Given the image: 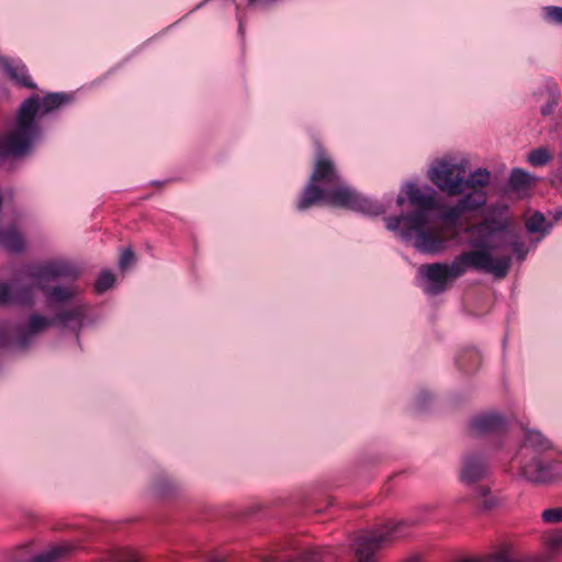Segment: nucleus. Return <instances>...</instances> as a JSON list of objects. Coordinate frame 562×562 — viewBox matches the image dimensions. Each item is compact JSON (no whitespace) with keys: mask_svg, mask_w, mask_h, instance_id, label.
Wrapping results in <instances>:
<instances>
[{"mask_svg":"<svg viewBox=\"0 0 562 562\" xmlns=\"http://www.w3.org/2000/svg\"><path fill=\"white\" fill-rule=\"evenodd\" d=\"M247 1H248V4H255V3L268 4V3H270L272 0H247Z\"/></svg>","mask_w":562,"mask_h":562,"instance_id":"nucleus-37","label":"nucleus"},{"mask_svg":"<svg viewBox=\"0 0 562 562\" xmlns=\"http://www.w3.org/2000/svg\"><path fill=\"white\" fill-rule=\"evenodd\" d=\"M115 282V277L110 270H103L99 274L94 289L97 293H103L111 289Z\"/></svg>","mask_w":562,"mask_h":562,"instance_id":"nucleus-30","label":"nucleus"},{"mask_svg":"<svg viewBox=\"0 0 562 562\" xmlns=\"http://www.w3.org/2000/svg\"><path fill=\"white\" fill-rule=\"evenodd\" d=\"M404 203H405V198H404V196H401V195H400V196H397V199H396V204H397L398 206H402Z\"/></svg>","mask_w":562,"mask_h":562,"instance_id":"nucleus-39","label":"nucleus"},{"mask_svg":"<svg viewBox=\"0 0 562 562\" xmlns=\"http://www.w3.org/2000/svg\"><path fill=\"white\" fill-rule=\"evenodd\" d=\"M487 256L483 252H462L449 263L422 265L419 274L427 281L426 292L431 295L443 293L451 280L461 277L468 268H485Z\"/></svg>","mask_w":562,"mask_h":562,"instance_id":"nucleus-4","label":"nucleus"},{"mask_svg":"<svg viewBox=\"0 0 562 562\" xmlns=\"http://www.w3.org/2000/svg\"><path fill=\"white\" fill-rule=\"evenodd\" d=\"M537 178L524 169L515 168L512 170L508 179V187L513 191H520L529 188Z\"/></svg>","mask_w":562,"mask_h":562,"instance_id":"nucleus-22","label":"nucleus"},{"mask_svg":"<svg viewBox=\"0 0 562 562\" xmlns=\"http://www.w3.org/2000/svg\"><path fill=\"white\" fill-rule=\"evenodd\" d=\"M86 313L87 308L82 304H78L68 310L58 311L53 316L54 326L59 324L64 327H69L78 334L82 327Z\"/></svg>","mask_w":562,"mask_h":562,"instance_id":"nucleus-15","label":"nucleus"},{"mask_svg":"<svg viewBox=\"0 0 562 562\" xmlns=\"http://www.w3.org/2000/svg\"><path fill=\"white\" fill-rule=\"evenodd\" d=\"M476 235V238L470 241L474 250L469 252H483L487 258L485 268H475L493 274L496 279H503L508 274L512 266V257L509 255L494 258L492 251L503 250L510 247L514 252L518 254L520 260L524 259V244L519 241L517 234L510 229L507 220L486 218L481 223L468 229Z\"/></svg>","mask_w":562,"mask_h":562,"instance_id":"nucleus-3","label":"nucleus"},{"mask_svg":"<svg viewBox=\"0 0 562 562\" xmlns=\"http://www.w3.org/2000/svg\"><path fill=\"white\" fill-rule=\"evenodd\" d=\"M458 366L461 370L470 372L480 366V356L475 350H470L465 355L460 356Z\"/></svg>","mask_w":562,"mask_h":562,"instance_id":"nucleus-28","label":"nucleus"},{"mask_svg":"<svg viewBox=\"0 0 562 562\" xmlns=\"http://www.w3.org/2000/svg\"><path fill=\"white\" fill-rule=\"evenodd\" d=\"M488 474V467L483 457L477 453H467L462 458L460 481L467 485H473Z\"/></svg>","mask_w":562,"mask_h":562,"instance_id":"nucleus-11","label":"nucleus"},{"mask_svg":"<svg viewBox=\"0 0 562 562\" xmlns=\"http://www.w3.org/2000/svg\"><path fill=\"white\" fill-rule=\"evenodd\" d=\"M486 203V195L483 191H473L464 195L458 203L457 209L460 212L475 211Z\"/></svg>","mask_w":562,"mask_h":562,"instance_id":"nucleus-24","label":"nucleus"},{"mask_svg":"<svg viewBox=\"0 0 562 562\" xmlns=\"http://www.w3.org/2000/svg\"><path fill=\"white\" fill-rule=\"evenodd\" d=\"M154 488L156 493L161 496H167L172 494L177 490V485L173 481L165 475H160L156 479L154 483Z\"/></svg>","mask_w":562,"mask_h":562,"instance_id":"nucleus-29","label":"nucleus"},{"mask_svg":"<svg viewBox=\"0 0 562 562\" xmlns=\"http://www.w3.org/2000/svg\"><path fill=\"white\" fill-rule=\"evenodd\" d=\"M546 553L540 557L516 559V561H536V562H549L555 555L562 553V531L552 530L544 537Z\"/></svg>","mask_w":562,"mask_h":562,"instance_id":"nucleus-19","label":"nucleus"},{"mask_svg":"<svg viewBox=\"0 0 562 562\" xmlns=\"http://www.w3.org/2000/svg\"><path fill=\"white\" fill-rule=\"evenodd\" d=\"M547 112H549V109H546V111L543 110L542 114H547Z\"/></svg>","mask_w":562,"mask_h":562,"instance_id":"nucleus-41","label":"nucleus"},{"mask_svg":"<svg viewBox=\"0 0 562 562\" xmlns=\"http://www.w3.org/2000/svg\"><path fill=\"white\" fill-rule=\"evenodd\" d=\"M544 18L552 23L562 24V7L550 5L544 8Z\"/></svg>","mask_w":562,"mask_h":562,"instance_id":"nucleus-33","label":"nucleus"},{"mask_svg":"<svg viewBox=\"0 0 562 562\" xmlns=\"http://www.w3.org/2000/svg\"><path fill=\"white\" fill-rule=\"evenodd\" d=\"M541 518L543 522L555 525L562 522V507H550L542 512Z\"/></svg>","mask_w":562,"mask_h":562,"instance_id":"nucleus-31","label":"nucleus"},{"mask_svg":"<svg viewBox=\"0 0 562 562\" xmlns=\"http://www.w3.org/2000/svg\"><path fill=\"white\" fill-rule=\"evenodd\" d=\"M74 99V94L67 92H50L42 99L33 94L25 99L16 112L14 128L0 136V158L26 155L32 144L41 136L42 131L37 121L69 105Z\"/></svg>","mask_w":562,"mask_h":562,"instance_id":"nucleus-2","label":"nucleus"},{"mask_svg":"<svg viewBox=\"0 0 562 562\" xmlns=\"http://www.w3.org/2000/svg\"><path fill=\"white\" fill-rule=\"evenodd\" d=\"M552 160L551 153L546 147H538L529 151L527 161L533 167H542Z\"/></svg>","mask_w":562,"mask_h":562,"instance_id":"nucleus-26","label":"nucleus"},{"mask_svg":"<svg viewBox=\"0 0 562 562\" xmlns=\"http://www.w3.org/2000/svg\"><path fill=\"white\" fill-rule=\"evenodd\" d=\"M204 562H227V560L220 555H209Z\"/></svg>","mask_w":562,"mask_h":562,"instance_id":"nucleus-36","label":"nucleus"},{"mask_svg":"<svg viewBox=\"0 0 562 562\" xmlns=\"http://www.w3.org/2000/svg\"><path fill=\"white\" fill-rule=\"evenodd\" d=\"M464 173L462 166L442 161L429 171V179L441 191L457 195L463 192Z\"/></svg>","mask_w":562,"mask_h":562,"instance_id":"nucleus-9","label":"nucleus"},{"mask_svg":"<svg viewBox=\"0 0 562 562\" xmlns=\"http://www.w3.org/2000/svg\"><path fill=\"white\" fill-rule=\"evenodd\" d=\"M468 499L474 503L480 513H490L503 505V498L493 493L488 485H477Z\"/></svg>","mask_w":562,"mask_h":562,"instance_id":"nucleus-13","label":"nucleus"},{"mask_svg":"<svg viewBox=\"0 0 562 562\" xmlns=\"http://www.w3.org/2000/svg\"><path fill=\"white\" fill-rule=\"evenodd\" d=\"M555 222L562 220V211H557L553 215Z\"/></svg>","mask_w":562,"mask_h":562,"instance_id":"nucleus-38","label":"nucleus"},{"mask_svg":"<svg viewBox=\"0 0 562 562\" xmlns=\"http://www.w3.org/2000/svg\"><path fill=\"white\" fill-rule=\"evenodd\" d=\"M54 326V321L40 314H32L29 317L27 326L19 334V342L22 347H26L31 337L37 335L48 327Z\"/></svg>","mask_w":562,"mask_h":562,"instance_id":"nucleus-18","label":"nucleus"},{"mask_svg":"<svg viewBox=\"0 0 562 562\" xmlns=\"http://www.w3.org/2000/svg\"><path fill=\"white\" fill-rule=\"evenodd\" d=\"M491 180V172L487 169H477L470 173V176L463 178V190L464 189H476L484 188Z\"/></svg>","mask_w":562,"mask_h":562,"instance_id":"nucleus-25","label":"nucleus"},{"mask_svg":"<svg viewBox=\"0 0 562 562\" xmlns=\"http://www.w3.org/2000/svg\"><path fill=\"white\" fill-rule=\"evenodd\" d=\"M124 557H125V552H121V551H119V552H115V553L113 554V560H114L115 562H139L138 560H136V559H135V558H133V557H130V555H128V557H126V558H124Z\"/></svg>","mask_w":562,"mask_h":562,"instance_id":"nucleus-35","label":"nucleus"},{"mask_svg":"<svg viewBox=\"0 0 562 562\" xmlns=\"http://www.w3.org/2000/svg\"><path fill=\"white\" fill-rule=\"evenodd\" d=\"M553 450L551 441L540 431L529 430L519 450V458L550 456Z\"/></svg>","mask_w":562,"mask_h":562,"instance_id":"nucleus-12","label":"nucleus"},{"mask_svg":"<svg viewBox=\"0 0 562 562\" xmlns=\"http://www.w3.org/2000/svg\"><path fill=\"white\" fill-rule=\"evenodd\" d=\"M79 274L74 263L63 260L35 266L30 271V278L36 282H52L58 279L75 281Z\"/></svg>","mask_w":562,"mask_h":562,"instance_id":"nucleus-10","label":"nucleus"},{"mask_svg":"<svg viewBox=\"0 0 562 562\" xmlns=\"http://www.w3.org/2000/svg\"><path fill=\"white\" fill-rule=\"evenodd\" d=\"M49 282H36L37 289L44 294L49 306L70 302L76 296L75 286H48Z\"/></svg>","mask_w":562,"mask_h":562,"instance_id":"nucleus-16","label":"nucleus"},{"mask_svg":"<svg viewBox=\"0 0 562 562\" xmlns=\"http://www.w3.org/2000/svg\"><path fill=\"white\" fill-rule=\"evenodd\" d=\"M386 228L390 231H397L403 222L407 223V214H400L397 216H390L385 218Z\"/></svg>","mask_w":562,"mask_h":562,"instance_id":"nucleus-34","label":"nucleus"},{"mask_svg":"<svg viewBox=\"0 0 562 562\" xmlns=\"http://www.w3.org/2000/svg\"><path fill=\"white\" fill-rule=\"evenodd\" d=\"M318 204H328L368 215H380L385 212L382 204L362 196L341 183V177L334 160L321 144H317L313 171L297 200L296 209L305 211Z\"/></svg>","mask_w":562,"mask_h":562,"instance_id":"nucleus-1","label":"nucleus"},{"mask_svg":"<svg viewBox=\"0 0 562 562\" xmlns=\"http://www.w3.org/2000/svg\"><path fill=\"white\" fill-rule=\"evenodd\" d=\"M405 193L409 204L415 207V211L407 213V222H413L414 225H420L424 218H429L428 213L438 207L436 191L429 186L420 188L407 183Z\"/></svg>","mask_w":562,"mask_h":562,"instance_id":"nucleus-8","label":"nucleus"},{"mask_svg":"<svg viewBox=\"0 0 562 562\" xmlns=\"http://www.w3.org/2000/svg\"><path fill=\"white\" fill-rule=\"evenodd\" d=\"M412 526L406 520H390L378 528L359 531L350 544L355 562H376L379 551L384 546L406 537Z\"/></svg>","mask_w":562,"mask_h":562,"instance_id":"nucleus-5","label":"nucleus"},{"mask_svg":"<svg viewBox=\"0 0 562 562\" xmlns=\"http://www.w3.org/2000/svg\"><path fill=\"white\" fill-rule=\"evenodd\" d=\"M429 218H424L420 225L407 222V226L401 231V236L406 241H413L414 247L424 254H437L443 249L445 240L435 231L428 227Z\"/></svg>","mask_w":562,"mask_h":562,"instance_id":"nucleus-7","label":"nucleus"},{"mask_svg":"<svg viewBox=\"0 0 562 562\" xmlns=\"http://www.w3.org/2000/svg\"><path fill=\"white\" fill-rule=\"evenodd\" d=\"M505 420L498 414H483L469 423V432L473 436L496 432L503 429Z\"/></svg>","mask_w":562,"mask_h":562,"instance_id":"nucleus-14","label":"nucleus"},{"mask_svg":"<svg viewBox=\"0 0 562 562\" xmlns=\"http://www.w3.org/2000/svg\"><path fill=\"white\" fill-rule=\"evenodd\" d=\"M520 475L536 484H552L562 480V462L551 456L519 458Z\"/></svg>","mask_w":562,"mask_h":562,"instance_id":"nucleus-6","label":"nucleus"},{"mask_svg":"<svg viewBox=\"0 0 562 562\" xmlns=\"http://www.w3.org/2000/svg\"><path fill=\"white\" fill-rule=\"evenodd\" d=\"M406 562H419V558L413 557V558L408 559Z\"/></svg>","mask_w":562,"mask_h":562,"instance_id":"nucleus-40","label":"nucleus"},{"mask_svg":"<svg viewBox=\"0 0 562 562\" xmlns=\"http://www.w3.org/2000/svg\"><path fill=\"white\" fill-rule=\"evenodd\" d=\"M136 261V256L131 247L125 248L119 259V267L122 271L128 269Z\"/></svg>","mask_w":562,"mask_h":562,"instance_id":"nucleus-32","label":"nucleus"},{"mask_svg":"<svg viewBox=\"0 0 562 562\" xmlns=\"http://www.w3.org/2000/svg\"><path fill=\"white\" fill-rule=\"evenodd\" d=\"M547 112H549V109H546V111L543 110L542 114H547Z\"/></svg>","mask_w":562,"mask_h":562,"instance_id":"nucleus-42","label":"nucleus"},{"mask_svg":"<svg viewBox=\"0 0 562 562\" xmlns=\"http://www.w3.org/2000/svg\"><path fill=\"white\" fill-rule=\"evenodd\" d=\"M546 216L541 212H535L527 221H526V229L530 234L535 233H547L548 227L546 226Z\"/></svg>","mask_w":562,"mask_h":562,"instance_id":"nucleus-27","label":"nucleus"},{"mask_svg":"<svg viewBox=\"0 0 562 562\" xmlns=\"http://www.w3.org/2000/svg\"><path fill=\"white\" fill-rule=\"evenodd\" d=\"M74 551V547L64 543L52 547L31 558L30 562H54L60 558L67 557Z\"/></svg>","mask_w":562,"mask_h":562,"instance_id":"nucleus-20","label":"nucleus"},{"mask_svg":"<svg viewBox=\"0 0 562 562\" xmlns=\"http://www.w3.org/2000/svg\"><path fill=\"white\" fill-rule=\"evenodd\" d=\"M0 241L3 248L11 254H21L25 248L22 235L14 229L3 232Z\"/></svg>","mask_w":562,"mask_h":562,"instance_id":"nucleus-21","label":"nucleus"},{"mask_svg":"<svg viewBox=\"0 0 562 562\" xmlns=\"http://www.w3.org/2000/svg\"><path fill=\"white\" fill-rule=\"evenodd\" d=\"M3 68L7 75L14 80L18 85L27 88L36 89V85L32 81L31 77L26 74L24 67H14L8 60H3Z\"/></svg>","mask_w":562,"mask_h":562,"instance_id":"nucleus-23","label":"nucleus"},{"mask_svg":"<svg viewBox=\"0 0 562 562\" xmlns=\"http://www.w3.org/2000/svg\"><path fill=\"white\" fill-rule=\"evenodd\" d=\"M33 290L31 286L11 289L7 283L0 282V305L25 304L32 305Z\"/></svg>","mask_w":562,"mask_h":562,"instance_id":"nucleus-17","label":"nucleus"}]
</instances>
